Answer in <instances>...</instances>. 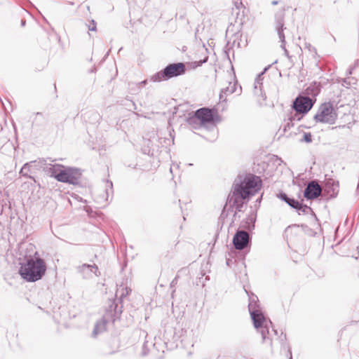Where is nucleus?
I'll return each mask as SVG.
<instances>
[{"mask_svg":"<svg viewBox=\"0 0 359 359\" xmlns=\"http://www.w3.org/2000/svg\"><path fill=\"white\" fill-rule=\"evenodd\" d=\"M77 271L83 276V278H91L93 275L99 276L100 273L96 264H83L77 267Z\"/></svg>","mask_w":359,"mask_h":359,"instance_id":"9d476101","label":"nucleus"},{"mask_svg":"<svg viewBox=\"0 0 359 359\" xmlns=\"http://www.w3.org/2000/svg\"><path fill=\"white\" fill-rule=\"evenodd\" d=\"M130 292H131L130 288L121 284L116 289V297L121 302H122L123 300V299L125 297H126Z\"/></svg>","mask_w":359,"mask_h":359,"instance_id":"2eb2a0df","label":"nucleus"},{"mask_svg":"<svg viewBox=\"0 0 359 359\" xmlns=\"http://www.w3.org/2000/svg\"><path fill=\"white\" fill-rule=\"evenodd\" d=\"M305 48L308 49L312 57H316L317 55V50L315 47L311 46V44H306Z\"/></svg>","mask_w":359,"mask_h":359,"instance_id":"aec40b11","label":"nucleus"},{"mask_svg":"<svg viewBox=\"0 0 359 359\" xmlns=\"http://www.w3.org/2000/svg\"><path fill=\"white\" fill-rule=\"evenodd\" d=\"M337 118V113L330 102L322 104L314 116L316 122L328 124H334Z\"/></svg>","mask_w":359,"mask_h":359,"instance_id":"39448f33","label":"nucleus"},{"mask_svg":"<svg viewBox=\"0 0 359 359\" xmlns=\"http://www.w3.org/2000/svg\"><path fill=\"white\" fill-rule=\"evenodd\" d=\"M213 121V111L207 108H201L198 109L195 115L189 119V123L192 124L194 122L198 121L200 125H203L206 123H210Z\"/></svg>","mask_w":359,"mask_h":359,"instance_id":"423d86ee","label":"nucleus"},{"mask_svg":"<svg viewBox=\"0 0 359 359\" xmlns=\"http://www.w3.org/2000/svg\"><path fill=\"white\" fill-rule=\"evenodd\" d=\"M332 191L333 193L338 191V184H335L334 183H332Z\"/></svg>","mask_w":359,"mask_h":359,"instance_id":"bb28decb","label":"nucleus"},{"mask_svg":"<svg viewBox=\"0 0 359 359\" xmlns=\"http://www.w3.org/2000/svg\"><path fill=\"white\" fill-rule=\"evenodd\" d=\"M141 83L142 84H146L147 83V80H144V81H142Z\"/></svg>","mask_w":359,"mask_h":359,"instance_id":"473e14b6","label":"nucleus"},{"mask_svg":"<svg viewBox=\"0 0 359 359\" xmlns=\"http://www.w3.org/2000/svg\"><path fill=\"white\" fill-rule=\"evenodd\" d=\"M39 168L42 169L47 175L57 180V175L62 169L63 166L60 164L48 163L44 159H39Z\"/></svg>","mask_w":359,"mask_h":359,"instance_id":"1a4fd4ad","label":"nucleus"},{"mask_svg":"<svg viewBox=\"0 0 359 359\" xmlns=\"http://www.w3.org/2000/svg\"><path fill=\"white\" fill-rule=\"evenodd\" d=\"M296 210H297L299 215L309 214L312 211L310 207L302 205V203L299 204V206Z\"/></svg>","mask_w":359,"mask_h":359,"instance_id":"6ab92c4d","label":"nucleus"},{"mask_svg":"<svg viewBox=\"0 0 359 359\" xmlns=\"http://www.w3.org/2000/svg\"><path fill=\"white\" fill-rule=\"evenodd\" d=\"M329 184H330V182H327L326 183V187H327Z\"/></svg>","mask_w":359,"mask_h":359,"instance_id":"72a5a7b5","label":"nucleus"},{"mask_svg":"<svg viewBox=\"0 0 359 359\" xmlns=\"http://www.w3.org/2000/svg\"><path fill=\"white\" fill-rule=\"evenodd\" d=\"M39 164V159L38 161H30L29 163H26L20 169V174L25 177L33 179L29 173L33 172L34 170L40 169Z\"/></svg>","mask_w":359,"mask_h":359,"instance_id":"4468645a","label":"nucleus"},{"mask_svg":"<svg viewBox=\"0 0 359 359\" xmlns=\"http://www.w3.org/2000/svg\"><path fill=\"white\" fill-rule=\"evenodd\" d=\"M77 170L63 166L61 171L57 175V180L61 182L75 184L78 180Z\"/></svg>","mask_w":359,"mask_h":359,"instance_id":"0eeeda50","label":"nucleus"},{"mask_svg":"<svg viewBox=\"0 0 359 359\" xmlns=\"http://www.w3.org/2000/svg\"><path fill=\"white\" fill-rule=\"evenodd\" d=\"M236 83L235 82H229V86L225 88H223L219 94V100L220 101L225 100V96L229 94H232L236 91Z\"/></svg>","mask_w":359,"mask_h":359,"instance_id":"dca6fc26","label":"nucleus"},{"mask_svg":"<svg viewBox=\"0 0 359 359\" xmlns=\"http://www.w3.org/2000/svg\"><path fill=\"white\" fill-rule=\"evenodd\" d=\"M302 141L305 142H307V143H310L312 142V135L310 133H305L304 134V137H303V139L302 140Z\"/></svg>","mask_w":359,"mask_h":359,"instance_id":"4be33fe9","label":"nucleus"},{"mask_svg":"<svg viewBox=\"0 0 359 359\" xmlns=\"http://www.w3.org/2000/svg\"><path fill=\"white\" fill-rule=\"evenodd\" d=\"M322 192V188L316 181H311L306 187L304 196L307 199H314L318 197Z\"/></svg>","mask_w":359,"mask_h":359,"instance_id":"f8f14e48","label":"nucleus"},{"mask_svg":"<svg viewBox=\"0 0 359 359\" xmlns=\"http://www.w3.org/2000/svg\"><path fill=\"white\" fill-rule=\"evenodd\" d=\"M36 116H43V114H42L41 113H40V112H37V113L36 114Z\"/></svg>","mask_w":359,"mask_h":359,"instance_id":"7c9ffc66","label":"nucleus"},{"mask_svg":"<svg viewBox=\"0 0 359 359\" xmlns=\"http://www.w3.org/2000/svg\"><path fill=\"white\" fill-rule=\"evenodd\" d=\"M349 74H352V72L350 70L349 72H348Z\"/></svg>","mask_w":359,"mask_h":359,"instance_id":"e433bc0d","label":"nucleus"},{"mask_svg":"<svg viewBox=\"0 0 359 359\" xmlns=\"http://www.w3.org/2000/svg\"><path fill=\"white\" fill-rule=\"evenodd\" d=\"M250 241L249 233L243 230L238 231L234 235L233 243L237 250H243Z\"/></svg>","mask_w":359,"mask_h":359,"instance_id":"9b49d317","label":"nucleus"},{"mask_svg":"<svg viewBox=\"0 0 359 359\" xmlns=\"http://www.w3.org/2000/svg\"><path fill=\"white\" fill-rule=\"evenodd\" d=\"M262 180L252 174L238 176L233 183L232 195L229 196L230 203L236 210L241 212L243 206V201L257 194L262 188Z\"/></svg>","mask_w":359,"mask_h":359,"instance_id":"f257e3e1","label":"nucleus"},{"mask_svg":"<svg viewBox=\"0 0 359 359\" xmlns=\"http://www.w3.org/2000/svg\"><path fill=\"white\" fill-rule=\"evenodd\" d=\"M47 270L44 259L37 252L27 257L20 264L19 273L27 282H36L42 278Z\"/></svg>","mask_w":359,"mask_h":359,"instance_id":"7ed1b4c3","label":"nucleus"},{"mask_svg":"<svg viewBox=\"0 0 359 359\" xmlns=\"http://www.w3.org/2000/svg\"><path fill=\"white\" fill-rule=\"evenodd\" d=\"M260 76H261V75H259L258 78L255 80V88H257V85L259 83Z\"/></svg>","mask_w":359,"mask_h":359,"instance_id":"cd10ccee","label":"nucleus"},{"mask_svg":"<svg viewBox=\"0 0 359 359\" xmlns=\"http://www.w3.org/2000/svg\"><path fill=\"white\" fill-rule=\"evenodd\" d=\"M287 353H288V355H289V359H292V351L290 349H288L287 350Z\"/></svg>","mask_w":359,"mask_h":359,"instance_id":"c85d7f7f","label":"nucleus"},{"mask_svg":"<svg viewBox=\"0 0 359 359\" xmlns=\"http://www.w3.org/2000/svg\"><path fill=\"white\" fill-rule=\"evenodd\" d=\"M107 323V320L104 318H102L100 320L97 321L95 325L93 334L96 336L104 332L106 330Z\"/></svg>","mask_w":359,"mask_h":359,"instance_id":"f3484780","label":"nucleus"},{"mask_svg":"<svg viewBox=\"0 0 359 359\" xmlns=\"http://www.w3.org/2000/svg\"><path fill=\"white\" fill-rule=\"evenodd\" d=\"M276 28L278 34V37L280 41H281V47L285 50V35L283 33L285 27H284V17L283 14L280 13V15H276Z\"/></svg>","mask_w":359,"mask_h":359,"instance_id":"ddd939ff","label":"nucleus"},{"mask_svg":"<svg viewBox=\"0 0 359 359\" xmlns=\"http://www.w3.org/2000/svg\"><path fill=\"white\" fill-rule=\"evenodd\" d=\"M88 29L90 31H96V23L95 20H92L90 22V25H88Z\"/></svg>","mask_w":359,"mask_h":359,"instance_id":"5701e85b","label":"nucleus"},{"mask_svg":"<svg viewBox=\"0 0 359 359\" xmlns=\"http://www.w3.org/2000/svg\"><path fill=\"white\" fill-rule=\"evenodd\" d=\"M289 120H290V121H292V117H290V118H289Z\"/></svg>","mask_w":359,"mask_h":359,"instance_id":"c9c22d12","label":"nucleus"},{"mask_svg":"<svg viewBox=\"0 0 359 359\" xmlns=\"http://www.w3.org/2000/svg\"><path fill=\"white\" fill-rule=\"evenodd\" d=\"M176 281H177V277L172 281L171 283V286H173L175 283H176Z\"/></svg>","mask_w":359,"mask_h":359,"instance_id":"c756f323","label":"nucleus"},{"mask_svg":"<svg viewBox=\"0 0 359 359\" xmlns=\"http://www.w3.org/2000/svg\"><path fill=\"white\" fill-rule=\"evenodd\" d=\"M287 203L291 206L292 208L297 209V208L299 206V204L300 203L298 201H296L294 199L290 198L289 201H287Z\"/></svg>","mask_w":359,"mask_h":359,"instance_id":"412c9836","label":"nucleus"},{"mask_svg":"<svg viewBox=\"0 0 359 359\" xmlns=\"http://www.w3.org/2000/svg\"><path fill=\"white\" fill-rule=\"evenodd\" d=\"M248 309L255 327L261 333L262 342L269 343L272 348L277 331L273 328L271 321L264 316L258 302H249Z\"/></svg>","mask_w":359,"mask_h":359,"instance_id":"f03ea898","label":"nucleus"},{"mask_svg":"<svg viewBox=\"0 0 359 359\" xmlns=\"http://www.w3.org/2000/svg\"><path fill=\"white\" fill-rule=\"evenodd\" d=\"M353 79L352 78H346L343 81V86H346V88H348V86L351 85V82L348 80Z\"/></svg>","mask_w":359,"mask_h":359,"instance_id":"393cba45","label":"nucleus"},{"mask_svg":"<svg viewBox=\"0 0 359 359\" xmlns=\"http://www.w3.org/2000/svg\"><path fill=\"white\" fill-rule=\"evenodd\" d=\"M25 21H22V25H25Z\"/></svg>","mask_w":359,"mask_h":359,"instance_id":"f704fd0d","label":"nucleus"},{"mask_svg":"<svg viewBox=\"0 0 359 359\" xmlns=\"http://www.w3.org/2000/svg\"><path fill=\"white\" fill-rule=\"evenodd\" d=\"M280 198L286 203H287V201H289V200H290V198H288L285 194H280Z\"/></svg>","mask_w":359,"mask_h":359,"instance_id":"a878e982","label":"nucleus"},{"mask_svg":"<svg viewBox=\"0 0 359 359\" xmlns=\"http://www.w3.org/2000/svg\"><path fill=\"white\" fill-rule=\"evenodd\" d=\"M314 102L309 97L299 96L293 103V107L297 112L306 114L313 107Z\"/></svg>","mask_w":359,"mask_h":359,"instance_id":"6e6552de","label":"nucleus"},{"mask_svg":"<svg viewBox=\"0 0 359 359\" xmlns=\"http://www.w3.org/2000/svg\"><path fill=\"white\" fill-rule=\"evenodd\" d=\"M170 172H172V167L170 168Z\"/></svg>","mask_w":359,"mask_h":359,"instance_id":"4c0bfd02","label":"nucleus"},{"mask_svg":"<svg viewBox=\"0 0 359 359\" xmlns=\"http://www.w3.org/2000/svg\"><path fill=\"white\" fill-rule=\"evenodd\" d=\"M249 302H258V298L257 296L252 294L249 296Z\"/></svg>","mask_w":359,"mask_h":359,"instance_id":"b1692460","label":"nucleus"},{"mask_svg":"<svg viewBox=\"0 0 359 359\" xmlns=\"http://www.w3.org/2000/svg\"><path fill=\"white\" fill-rule=\"evenodd\" d=\"M186 67L184 63L170 64L163 70L152 75L150 80L153 82H160L168 80L172 77L182 75L185 73Z\"/></svg>","mask_w":359,"mask_h":359,"instance_id":"20e7f679","label":"nucleus"},{"mask_svg":"<svg viewBox=\"0 0 359 359\" xmlns=\"http://www.w3.org/2000/svg\"><path fill=\"white\" fill-rule=\"evenodd\" d=\"M113 193V184L111 181L107 180L105 182V196L104 200L108 201V198Z\"/></svg>","mask_w":359,"mask_h":359,"instance_id":"a211bd4d","label":"nucleus"},{"mask_svg":"<svg viewBox=\"0 0 359 359\" xmlns=\"http://www.w3.org/2000/svg\"><path fill=\"white\" fill-rule=\"evenodd\" d=\"M272 4H273V5H276V4H278V1H273L272 2Z\"/></svg>","mask_w":359,"mask_h":359,"instance_id":"2f4dec72","label":"nucleus"}]
</instances>
